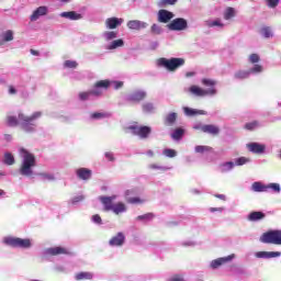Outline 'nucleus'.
<instances>
[{
    "mask_svg": "<svg viewBox=\"0 0 281 281\" xmlns=\"http://www.w3.org/2000/svg\"><path fill=\"white\" fill-rule=\"evenodd\" d=\"M43 116V112H34L33 115H25L24 113L20 112L18 117L12 114H8L5 116V124L10 127H16L21 124V128L24 133H34L36 131V123L35 120H38Z\"/></svg>",
    "mask_w": 281,
    "mask_h": 281,
    "instance_id": "1",
    "label": "nucleus"
},
{
    "mask_svg": "<svg viewBox=\"0 0 281 281\" xmlns=\"http://www.w3.org/2000/svg\"><path fill=\"white\" fill-rule=\"evenodd\" d=\"M22 162L19 169L22 177H32L34 175V168H36V156L24 147L19 149Z\"/></svg>",
    "mask_w": 281,
    "mask_h": 281,
    "instance_id": "2",
    "label": "nucleus"
},
{
    "mask_svg": "<svg viewBox=\"0 0 281 281\" xmlns=\"http://www.w3.org/2000/svg\"><path fill=\"white\" fill-rule=\"evenodd\" d=\"M157 65L158 67H165L168 71H177L179 67H183L186 65V59L177 57L167 59L161 57L157 60Z\"/></svg>",
    "mask_w": 281,
    "mask_h": 281,
    "instance_id": "3",
    "label": "nucleus"
},
{
    "mask_svg": "<svg viewBox=\"0 0 281 281\" xmlns=\"http://www.w3.org/2000/svg\"><path fill=\"white\" fill-rule=\"evenodd\" d=\"M2 243L8 247L30 249L32 247V241L30 239H23L20 237H4Z\"/></svg>",
    "mask_w": 281,
    "mask_h": 281,
    "instance_id": "4",
    "label": "nucleus"
},
{
    "mask_svg": "<svg viewBox=\"0 0 281 281\" xmlns=\"http://www.w3.org/2000/svg\"><path fill=\"white\" fill-rule=\"evenodd\" d=\"M260 243L266 245H281V231H268L260 236Z\"/></svg>",
    "mask_w": 281,
    "mask_h": 281,
    "instance_id": "5",
    "label": "nucleus"
},
{
    "mask_svg": "<svg viewBox=\"0 0 281 281\" xmlns=\"http://www.w3.org/2000/svg\"><path fill=\"white\" fill-rule=\"evenodd\" d=\"M128 131H132L133 135H136L137 137H139L140 139H148L150 133H153V128H150V126H146V125H130Z\"/></svg>",
    "mask_w": 281,
    "mask_h": 281,
    "instance_id": "6",
    "label": "nucleus"
},
{
    "mask_svg": "<svg viewBox=\"0 0 281 281\" xmlns=\"http://www.w3.org/2000/svg\"><path fill=\"white\" fill-rule=\"evenodd\" d=\"M269 190H273V192H280V186L278 183H269L263 184L262 182H254L251 184L252 192H269Z\"/></svg>",
    "mask_w": 281,
    "mask_h": 281,
    "instance_id": "7",
    "label": "nucleus"
},
{
    "mask_svg": "<svg viewBox=\"0 0 281 281\" xmlns=\"http://www.w3.org/2000/svg\"><path fill=\"white\" fill-rule=\"evenodd\" d=\"M167 27L171 32H183V30H188V21L183 18H177L167 24Z\"/></svg>",
    "mask_w": 281,
    "mask_h": 281,
    "instance_id": "8",
    "label": "nucleus"
},
{
    "mask_svg": "<svg viewBox=\"0 0 281 281\" xmlns=\"http://www.w3.org/2000/svg\"><path fill=\"white\" fill-rule=\"evenodd\" d=\"M189 91H190V93H193V95H198L200 98H203L205 95H216L215 88H210L209 90H204L203 88H200L199 86H191Z\"/></svg>",
    "mask_w": 281,
    "mask_h": 281,
    "instance_id": "9",
    "label": "nucleus"
},
{
    "mask_svg": "<svg viewBox=\"0 0 281 281\" xmlns=\"http://www.w3.org/2000/svg\"><path fill=\"white\" fill-rule=\"evenodd\" d=\"M46 254L48 256H71V251L68 248L61 246L47 248Z\"/></svg>",
    "mask_w": 281,
    "mask_h": 281,
    "instance_id": "10",
    "label": "nucleus"
},
{
    "mask_svg": "<svg viewBox=\"0 0 281 281\" xmlns=\"http://www.w3.org/2000/svg\"><path fill=\"white\" fill-rule=\"evenodd\" d=\"M194 128H199V126H195ZM202 133H207V135H213V137H216L221 133V127L214 124H205L200 127Z\"/></svg>",
    "mask_w": 281,
    "mask_h": 281,
    "instance_id": "11",
    "label": "nucleus"
},
{
    "mask_svg": "<svg viewBox=\"0 0 281 281\" xmlns=\"http://www.w3.org/2000/svg\"><path fill=\"white\" fill-rule=\"evenodd\" d=\"M172 19H175V13L166 9H161L158 11V23H170Z\"/></svg>",
    "mask_w": 281,
    "mask_h": 281,
    "instance_id": "12",
    "label": "nucleus"
},
{
    "mask_svg": "<svg viewBox=\"0 0 281 281\" xmlns=\"http://www.w3.org/2000/svg\"><path fill=\"white\" fill-rule=\"evenodd\" d=\"M124 243H126V236H124V233H117L109 240V245L111 247H122Z\"/></svg>",
    "mask_w": 281,
    "mask_h": 281,
    "instance_id": "13",
    "label": "nucleus"
},
{
    "mask_svg": "<svg viewBox=\"0 0 281 281\" xmlns=\"http://www.w3.org/2000/svg\"><path fill=\"white\" fill-rule=\"evenodd\" d=\"M247 148L250 153H254L255 155H262V153L267 150V146L265 144L259 143L247 144Z\"/></svg>",
    "mask_w": 281,
    "mask_h": 281,
    "instance_id": "14",
    "label": "nucleus"
},
{
    "mask_svg": "<svg viewBox=\"0 0 281 281\" xmlns=\"http://www.w3.org/2000/svg\"><path fill=\"white\" fill-rule=\"evenodd\" d=\"M124 23V19L122 18H108L105 20V26L108 30H115L120 27Z\"/></svg>",
    "mask_w": 281,
    "mask_h": 281,
    "instance_id": "15",
    "label": "nucleus"
},
{
    "mask_svg": "<svg viewBox=\"0 0 281 281\" xmlns=\"http://www.w3.org/2000/svg\"><path fill=\"white\" fill-rule=\"evenodd\" d=\"M234 260V255H229L227 257H221L211 261V269H218V267H223L226 262H231Z\"/></svg>",
    "mask_w": 281,
    "mask_h": 281,
    "instance_id": "16",
    "label": "nucleus"
},
{
    "mask_svg": "<svg viewBox=\"0 0 281 281\" xmlns=\"http://www.w3.org/2000/svg\"><path fill=\"white\" fill-rule=\"evenodd\" d=\"M127 27L138 32L139 30H146V27H148V23L142 22L139 20H131L127 22Z\"/></svg>",
    "mask_w": 281,
    "mask_h": 281,
    "instance_id": "17",
    "label": "nucleus"
},
{
    "mask_svg": "<svg viewBox=\"0 0 281 281\" xmlns=\"http://www.w3.org/2000/svg\"><path fill=\"white\" fill-rule=\"evenodd\" d=\"M99 201L104 205L105 212H111L113 210V201H115V195L112 196H100Z\"/></svg>",
    "mask_w": 281,
    "mask_h": 281,
    "instance_id": "18",
    "label": "nucleus"
},
{
    "mask_svg": "<svg viewBox=\"0 0 281 281\" xmlns=\"http://www.w3.org/2000/svg\"><path fill=\"white\" fill-rule=\"evenodd\" d=\"M47 7L42 5L38 7L35 11H33V14L30 16L31 21H38V19H41V16H45L47 15Z\"/></svg>",
    "mask_w": 281,
    "mask_h": 281,
    "instance_id": "19",
    "label": "nucleus"
},
{
    "mask_svg": "<svg viewBox=\"0 0 281 281\" xmlns=\"http://www.w3.org/2000/svg\"><path fill=\"white\" fill-rule=\"evenodd\" d=\"M76 175L78 179H81L82 181H89V179H91L92 171L88 168H79L76 170Z\"/></svg>",
    "mask_w": 281,
    "mask_h": 281,
    "instance_id": "20",
    "label": "nucleus"
},
{
    "mask_svg": "<svg viewBox=\"0 0 281 281\" xmlns=\"http://www.w3.org/2000/svg\"><path fill=\"white\" fill-rule=\"evenodd\" d=\"M146 98V92L144 91H136L132 95L128 94L126 98L127 102H142Z\"/></svg>",
    "mask_w": 281,
    "mask_h": 281,
    "instance_id": "21",
    "label": "nucleus"
},
{
    "mask_svg": "<svg viewBox=\"0 0 281 281\" xmlns=\"http://www.w3.org/2000/svg\"><path fill=\"white\" fill-rule=\"evenodd\" d=\"M256 258H280L281 252L280 251H258L256 252Z\"/></svg>",
    "mask_w": 281,
    "mask_h": 281,
    "instance_id": "22",
    "label": "nucleus"
},
{
    "mask_svg": "<svg viewBox=\"0 0 281 281\" xmlns=\"http://www.w3.org/2000/svg\"><path fill=\"white\" fill-rule=\"evenodd\" d=\"M60 16L61 19H69V21H80L82 19V14L76 11L61 12Z\"/></svg>",
    "mask_w": 281,
    "mask_h": 281,
    "instance_id": "23",
    "label": "nucleus"
},
{
    "mask_svg": "<svg viewBox=\"0 0 281 281\" xmlns=\"http://www.w3.org/2000/svg\"><path fill=\"white\" fill-rule=\"evenodd\" d=\"M183 111L186 113V115H188L189 117H192L194 115H205L206 112L204 110H195L192 108H183Z\"/></svg>",
    "mask_w": 281,
    "mask_h": 281,
    "instance_id": "24",
    "label": "nucleus"
},
{
    "mask_svg": "<svg viewBox=\"0 0 281 281\" xmlns=\"http://www.w3.org/2000/svg\"><path fill=\"white\" fill-rule=\"evenodd\" d=\"M111 212H114L116 215L123 214V212H126V204L119 202L112 206Z\"/></svg>",
    "mask_w": 281,
    "mask_h": 281,
    "instance_id": "25",
    "label": "nucleus"
},
{
    "mask_svg": "<svg viewBox=\"0 0 281 281\" xmlns=\"http://www.w3.org/2000/svg\"><path fill=\"white\" fill-rule=\"evenodd\" d=\"M265 216H266L265 213H262L260 211H255L248 215V220H250L252 222L262 221V218H265Z\"/></svg>",
    "mask_w": 281,
    "mask_h": 281,
    "instance_id": "26",
    "label": "nucleus"
},
{
    "mask_svg": "<svg viewBox=\"0 0 281 281\" xmlns=\"http://www.w3.org/2000/svg\"><path fill=\"white\" fill-rule=\"evenodd\" d=\"M234 76L237 80H247V78H249V76H251V71H249V70H238L237 72H235Z\"/></svg>",
    "mask_w": 281,
    "mask_h": 281,
    "instance_id": "27",
    "label": "nucleus"
},
{
    "mask_svg": "<svg viewBox=\"0 0 281 281\" xmlns=\"http://www.w3.org/2000/svg\"><path fill=\"white\" fill-rule=\"evenodd\" d=\"M75 280L80 281V280H93V274L91 272H78L75 276Z\"/></svg>",
    "mask_w": 281,
    "mask_h": 281,
    "instance_id": "28",
    "label": "nucleus"
},
{
    "mask_svg": "<svg viewBox=\"0 0 281 281\" xmlns=\"http://www.w3.org/2000/svg\"><path fill=\"white\" fill-rule=\"evenodd\" d=\"M177 122V113L171 112L165 117V124L166 126H172Z\"/></svg>",
    "mask_w": 281,
    "mask_h": 281,
    "instance_id": "29",
    "label": "nucleus"
},
{
    "mask_svg": "<svg viewBox=\"0 0 281 281\" xmlns=\"http://www.w3.org/2000/svg\"><path fill=\"white\" fill-rule=\"evenodd\" d=\"M117 47H124V40L119 38L111 42L108 49H117Z\"/></svg>",
    "mask_w": 281,
    "mask_h": 281,
    "instance_id": "30",
    "label": "nucleus"
},
{
    "mask_svg": "<svg viewBox=\"0 0 281 281\" xmlns=\"http://www.w3.org/2000/svg\"><path fill=\"white\" fill-rule=\"evenodd\" d=\"M155 218V213H146L144 215H138L136 221H143L144 223H148Z\"/></svg>",
    "mask_w": 281,
    "mask_h": 281,
    "instance_id": "31",
    "label": "nucleus"
},
{
    "mask_svg": "<svg viewBox=\"0 0 281 281\" xmlns=\"http://www.w3.org/2000/svg\"><path fill=\"white\" fill-rule=\"evenodd\" d=\"M236 16V11H234V8L228 7L224 13L225 21H229V19H234Z\"/></svg>",
    "mask_w": 281,
    "mask_h": 281,
    "instance_id": "32",
    "label": "nucleus"
},
{
    "mask_svg": "<svg viewBox=\"0 0 281 281\" xmlns=\"http://www.w3.org/2000/svg\"><path fill=\"white\" fill-rule=\"evenodd\" d=\"M97 89H109L111 87V81L109 80H100L94 83Z\"/></svg>",
    "mask_w": 281,
    "mask_h": 281,
    "instance_id": "33",
    "label": "nucleus"
},
{
    "mask_svg": "<svg viewBox=\"0 0 281 281\" xmlns=\"http://www.w3.org/2000/svg\"><path fill=\"white\" fill-rule=\"evenodd\" d=\"M4 164H5V166H14V164H15L14 156L10 153H5L4 154Z\"/></svg>",
    "mask_w": 281,
    "mask_h": 281,
    "instance_id": "34",
    "label": "nucleus"
},
{
    "mask_svg": "<svg viewBox=\"0 0 281 281\" xmlns=\"http://www.w3.org/2000/svg\"><path fill=\"white\" fill-rule=\"evenodd\" d=\"M164 30L161 29V25L154 23L150 27V33L154 34L155 36H159Z\"/></svg>",
    "mask_w": 281,
    "mask_h": 281,
    "instance_id": "35",
    "label": "nucleus"
},
{
    "mask_svg": "<svg viewBox=\"0 0 281 281\" xmlns=\"http://www.w3.org/2000/svg\"><path fill=\"white\" fill-rule=\"evenodd\" d=\"M2 41H4V43H9V41H14V33L10 30L7 31L2 34Z\"/></svg>",
    "mask_w": 281,
    "mask_h": 281,
    "instance_id": "36",
    "label": "nucleus"
},
{
    "mask_svg": "<svg viewBox=\"0 0 281 281\" xmlns=\"http://www.w3.org/2000/svg\"><path fill=\"white\" fill-rule=\"evenodd\" d=\"M183 128L179 127V128H176L171 135L172 139H181L183 137Z\"/></svg>",
    "mask_w": 281,
    "mask_h": 281,
    "instance_id": "37",
    "label": "nucleus"
},
{
    "mask_svg": "<svg viewBox=\"0 0 281 281\" xmlns=\"http://www.w3.org/2000/svg\"><path fill=\"white\" fill-rule=\"evenodd\" d=\"M260 32L262 36H265V38H271V36H273V33L271 32V27L269 26L262 27Z\"/></svg>",
    "mask_w": 281,
    "mask_h": 281,
    "instance_id": "38",
    "label": "nucleus"
},
{
    "mask_svg": "<svg viewBox=\"0 0 281 281\" xmlns=\"http://www.w3.org/2000/svg\"><path fill=\"white\" fill-rule=\"evenodd\" d=\"M211 150H212V147L210 146H203V145L195 146V153L203 154V153H210Z\"/></svg>",
    "mask_w": 281,
    "mask_h": 281,
    "instance_id": "39",
    "label": "nucleus"
},
{
    "mask_svg": "<svg viewBox=\"0 0 281 281\" xmlns=\"http://www.w3.org/2000/svg\"><path fill=\"white\" fill-rule=\"evenodd\" d=\"M258 126H259L258 121H252L250 123L245 124L246 131H256V128H258Z\"/></svg>",
    "mask_w": 281,
    "mask_h": 281,
    "instance_id": "40",
    "label": "nucleus"
},
{
    "mask_svg": "<svg viewBox=\"0 0 281 281\" xmlns=\"http://www.w3.org/2000/svg\"><path fill=\"white\" fill-rule=\"evenodd\" d=\"M248 60L251 65H256L257 63H260V55H258L256 53L250 54L248 57Z\"/></svg>",
    "mask_w": 281,
    "mask_h": 281,
    "instance_id": "41",
    "label": "nucleus"
},
{
    "mask_svg": "<svg viewBox=\"0 0 281 281\" xmlns=\"http://www.w3.org/2000/svg\"><path fill=\"white\" fill-rule=\"evenodd\" d=\"M145 200L140 199V198H128L127 199V203H130L131 205H139L142 203H144Z\"/></svg>",
    "mask_w": 281,
    "mask_h": 281,
    "instance_id": "42",
    "label": "nucleus"
},
{
    "mask_svg": "<svg viewBox=\"0 0 281 281\" xmlns=\"http://www.w3.org/2000/svg\"><path fill=\"white\" fill-rule=\"evenodd\" d=\"M64 67H66L67 69H76V67H78V61L66 60L64 63Z\"/></svg>",
    "mask_w": 281,
    "mask_h": 281,
    "instance_id": "43",
    "label": "nucleus"
},
{
    "mask_svg": "<svg viewBox=\"0 0 281 281\" xmlns=\"http://www.w3.org/2000/svg\"><path fill=\"white\" fill-rule=\"evenodd\" d=\"M106 41H113V38H117V32L115 31H108L104 33Z\"/></svg>",
    "mask_w": 281,
    "mask_h": 281,
    "instance_id": "44",
    "label": "nucleus"
},
{
    "mask_svg": "<svg viewBox=\"0 0 281 281\" xmlns=\"http://www.w3.org/2000/svg\"><path fill=\"white\" fill-rule=\"evenodd\" d=\"M178 0H160L158 2V5L160 8H165V5H175V3H177Z\"/></svg>",
    "mask_w": 281,
    "mask_h": 281,
    "instance_id": "45",
    "label": "nucleus"
},
{
    "mask_svg": "<svg viewBox=\"0 0 281 281\" xmlns=\"http://www.w3.org/2000/svg\"><path fill=\"white\" fill-rule=\"evenodd\" d=\"M92 120H102L104 117H109V114L102 112H94L91 114Z\"/></svg>",
    "mask_w": 281,
    "mask_h": 281,
    "instance_id": "46",
    "label": "nucleus"
},
{
    "mask_svg": "<svg viewBox=\"0 0 281 281\" xmlns=\"http://www.w3.org/2000/svg\"><path fill=\"white\" fill-rule=\"evenodd\" d=\"M250 74H262L263 68L260 64H255V66L249 70Z\"/></svg>",
    "mask_w": 281,
    "mask_h": 281,
    "instance_id": "47",
    "label": "nucleus"
},
{
    "mask_svg": "<svg viewBox=\"0 0 281 281\" xmlns=\"http://www.w3.org/2000/svg\"><path fill=\"white\" fill-rule=\"evenodd\" d=\"M162 155L172 159L173 157H177V150H175V149H165L162 151Z\"/></svg>",
    "mask_w": 281,
    "mask_h": 281,
    "instance_id": "48",
    "label": "nucleus"
},
{
    "mask_svg": "<svg viewBox=\"0 0 281 281\" xmlns=\"http://www.w3.org/2000/svg\"><path fill=\"white\" fill-rule=\"evenodd\" d=\"M143 111L145 113H153V111H155V105H153V103H145L143 105Z\"/></svg>",
    "mask_w": 281,
    "mask_h": 281,
    "instance_id": "49",
    "label": "nucleus"
},
{
    "mask_svg": "<svg viewBox=\"0 0 281 281\" xmlns=\"http://www.w3.org/2000/svg\"><path fill=\"white\" fill-rule=\"evenodd\" d=\"M222 167L224 168L222 169V172H227V170H232L234 168V162L233 161L224 162L222 164Z\"/></svg>",
    "mask_w": 281,
    "mask_h": 281,
    "instance_id": "50",
    "label": "nucleus"
},
{
    "mask_svg": "<svg viewBox=\"0 0 281 281\" xmlns=\"http://www.w3.org/2000/svg\"><path fill=\"white\" fill-rule=\"evenodd\" d=\"M202 85H204V87H214L216 81L212 79H202Z\"/></svg>",
    "mask_w": 281,
    "mask_h": 281,
    "instance_id": "51",
    "label": "nucleus"
},
{
    "mask_svg": "<svg viewBox=\"0 0 281 281\" xmlns=\"http://www.w3.org/2000/svg\"><path fill=\"white\" fill-rule=\"evenodd\" d=\"M209 27H223V23H221V20H215L213 22H207L206 24Z\"/></svg>",
    "mask_w": 281,
    "mask_h": 281,
    "instance_id": "52",
    "label": "nucleus"
},
{
    "mask_svg": "<svg viewBox=\"0 0 281 281\" xmlns=\"http://www.w3.org/2000/svg\"><path fill=\"white\" fill-rule=\"evenodd\" d=\"M268 8H278L280 0H266Z\"/></svg>",
    "mask_w": 281,
    "mask_h": 281,
    "instance_id": "53",
    "label": "nucleus"
},
{
    "mask_svg": "<svg viewBox=\"0 0 281 281\" xmlns=\"http://www.w3.org/2000/svg\"><path fill=\"white\" fill-rule=\"evenodd\" d=\"M249 161V158L246 157H239L236 160V166H245V164H247Z\"/></svg>",
    "mask_w": 281,
    "mask_h": 281,
    "instance_id": "54",
    "label": "nucleus"
},
{
    "mask_svg": "<svg viewBox=\"0 0 281 281\" xmlns=\"http://www.w3.org/2000/svg\"><path fill=\"white\" fill-rule=\"evenodd\" d=\"M40 177H42L43 181H54V176L49 173H40Z\"/></svg>",
    "mask_w": 281,
    "mask_h": 281,
    "instance_id": "55",
    "label": "nucleus"
},
{
    "mask_svg": "<svg viewBox=\"0 0 281 281\" xmlns=\"http://www.w3.org/2000/svg\"><path fill=\"white\" fill-rule=\"evenodd\" d=\"M89 95H91L90 91H88V92H80L79 93V100H82V101L89 100Z\"/></svg>",
    "mask_w": 281,
    "mask_h": 281,
    "instance_id": "56",
    "label": "nucleus"
},
{
    "mask_svg": "<svg viewBox=\"0 0 281 281\" xmlns=\"http://www.w3.org/2000/svg\"><path fill=\"white\" fill-rule=\"evenodd\" d=\"M93 223H97L98 225H102V217H100L98 214L92 216Z\"/></svg>",
    "mask_w": 281,
    "mask_h": 281,
    "instance_id": "57",
    "label": "nucleus"
},
{
    "mask_svg": "<svg viewBox=\"0 0 281 281\" xmlns=\"http://www.w3.org/2000/svg\"><path fill=\"white\" fill-rule=\"evenodd\" d=\"M105 157H106L108 161H115V157H113V153H111V151H106Z\"/></svg>",
    "mask_w": 281,
    "mask_h": 281,
    "instance_id": "58",
    "label": "nucleus"
},
{
    "mask_svg": "<svg viewBox=\"0 0 281 281\" xmlns=\"http://www.w3.org/2000/svg\"><path fill=\"white\" fill-rule=\"evenodd\" d=\"M114 89H122L124 87V82L122 81H114Z\"/></svg>",
    "mask_w": 281,
    "mask_h": 281,
    "instance_id": "59",
    "label": "nucleus"
},
{
    "mask_svg": "<svg viewBox=\"0 0 281 281\" xmlns=\"http://www.w3.org/2000/svg\"><path fill=\"white\" fill-rule=\"evenodd\" d=\"M169 281H186V280L180 274H176Z\"/></svg>",
    "mask_w": 281,
    "mask_h": 281,
    "instance_id": "60",
    "label": "nucleus"
},
{
    "mask_svg": "<svg viewBox=\"0 0 281 281\" xmlns=\"http://www.w3.org/2000/svg\"><path fill=\"white\" fill-rule=\"evenodd\" d=\"M9 93H10L11 95L16 94V89H15L13 86H9Z\"/></svg>",
    "mask_w": 281,
    "mask_h": 281,
    "instance_id": "61",
    "label": "nucleus"
},
{
    "mask_svg": "<svg viewBox=\"0 0 281 281\" xmlns=\"http://www.w3.org/2000/svg\"><path fill=\"white\" fill-rule=\"evenodd\" d=\"M210 212H223V207H210Z\"/></svg>",
    "mask_w": 281,
    "mask_h": 281,
    "instance_id": "62",
    "label": "nucleus"
},
{
    "mask_svg": "<svg viewBox=\"0 0 281 281\" xmlns=\"http://www.w3.org/2000/svg\"><path fill=\"white\" fill-rule=\"evenodd\" d=\"M90 95H100V91L98 90H91Z\"/></svg>",
    "mask_w": 281,
    "mask_h": 281,
    "instance_id": "63",
    "label": "nucleus"
},
{
    "mask_svg": "<svg viewBox=\"0 0 281 281\" xmlns=\"http://www.w3.org/2000/svg\"><path fill=\"white\" fill-rule=\"evenodd\" d=\"M31 54L32 56H40L38 50H35V49H31Z\"/></svg>",
    "mask_w": 281,
    "mask_h": 281,
    "instance_id": "64",
    "label": "nucleus"
}]
</instances>
